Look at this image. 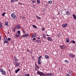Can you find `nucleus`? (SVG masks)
I'll return each mask as SVG.
<instances>
[{
	"instance_id": "1",
	"label": "nucleus",
	"mask_w": 76,
	"mask_h": 76,
	"mask_svg": "<svg viewBox=\"0 0 76 76\" xmlns=\"http://www.w3.org/2000/svg\"><path fill=\"white\" fill-rule=\"evenodd\" d=\"M37 75H40V76H45V75L44 74V73L43 72H41L40 71H38L37 72Z\"/></svg>"
},
{
	"instance_id": "2",
	"label": "nucleus",
	"mask_w": 76,
	"mask_h": 76,
	"mask_svg": "<svg viewBox=\"0 0 76 76\" xmlns=\"http://www.w3.org/2000/svg\"><path fill=\"white\" fill-rule=\"evenodd\" d=\"M11 17L14 19H16L17 18V16H16V15L14 13H12L11 15Z\"/></svg>"
},
{
	"instance_id": "3",
	"label": "nucleus",
	"mask_w": 76,
	"mask_h": 76,
	"mask_svg": "<svg viewBox=\"0 0 76 76\" xmlns=\"http://www.w3.org/2000/svg\"><path fill=\"white\" fill-rule=\"evenodd\" d=\"M14 63L15 65V66L18 67L20 66V64L19 62L16 63L15 62H14Z\"/></svg>"
},
{
	"instance_id": "4",
	"label": "nucleus",
	"mask_w": 76,
	"mask_h": 76,
	"mask_svg": "<svg viewBox=\"0 0 76 76\" xmlns=\"http://www.w3.org/2000/svg\"><path fill=\"white\" fill-rule=\"evenodd\" d=\"M29 35V34H26L23 35V38H25V37H28Z\"/></svg>"
},
{
	"instance_id": "5",
	"label": "nucleus",
	"mask_w": 76,
	"mask_h": 76,
	"mask_svg": "<svg viewBox=\"0 0 76 76\" xmlns=\"http://www.w3.org/2000/svg\"><path fill=\"white\" fill-rule=\"evenodd\" d=\"M59 47H60V48H61V49H62V50H64L65 49V47L64 45H62V46H60Z\"/></svg>"
},
{
	"instance_id": "6",
	"label": "nucleus",
	"mask_w": 76,
	"mask_h": 76,
	"mask_svg": "<svg viewBox=\"0 0 76 76\" xmlns=\"http://www.w3.org/2000/svg\"><path fill=\"white\" fill-rule=\"evenodd\" d=\"M14 60L15 62L18 61V58H17L15 56H14Z\"/></svg>"
},
{
	"instance_id": "7",
	"label": "nucleus",
	"mask_w": 76,
	"mask_h": 76,
	"mask_svg": "<svg viewBox=\"0 0 76 76\" xmlns=\"http://www.w3.org/2000/svg\"><path fill=\"white\" fill-rule=\"evenodd\" d=\"M67 26V23L64 24L62 25V26L64 28L66 27Z\"/></svg>"
},
{
	"instance_id": "8",
	"label": "nucleus",
	"mask_w": 76,
	"mask_h": 76,
	"mask_svg": "<svg viewBox=\"0 0 76 76\" xmlns=\"http://www.w3.org/2000/svg\"><path fill=\"white\" fill-rule=\"evenodd\" d=\"M15 28L16 29H20V26L19 25H17L15 26Z\"/></svg>"
},
{
	"instance_id": "9",
	"label": "nucleus",
	"mask_w": 76,
	"mask_h": 76,
	"mask_svg": "<svg viewBox=\"0 0 76 76\" xmlns=\"http://www.w3.org/2000/svg\"><path fill=\"white\" fill-rule=\"evenodd\" d=\"M47 39L48 40L50 41H53V40H52V39L49 37H47Z\"/></svg>"
},
{
	"instance_id": "10",
	"label": "nucleus",
	"mask_w": 76,
	"mask_h": 76,
	"mask_svg": "<svg viewBox=\"0 0 76 76\" xmlns=\"http://www.w3.org/2000/svg\"><path fill=\"white\" fill-rule=\"evenodd\" d=\"M1 73L3 75H6V72L4 71H3Z\"/></svg>"
},
{
	"instance_id": "11",
	"label": "nucleus",
	"mask_w": 76,
	"mask_h": 76,
	"mask_svg": "<svg viewBox=\"0 0 76 76\" xmlns=\"http://www.w3.org/2000/svg\"><path fill=\"white\" fill-rule=\"evenodd\" d=\"M69 56L71 57H72V58H74L75 57V55H73L71 54H69Z\"/></svg>"
},
{
	"instance_id": "12",
	"label": "nucleus",
	"mask_w": 76,
	"mask_h": 76,
	"mask_svg": "<svg viewBox=\"0 0 76 76\" xmlns=\"http://www.w3.org/2000/svg\"><path fill=\"white\" fill-rule=\"evenodd\" d=\"M19 71H20V69H19V68H18V69L15 71V73H17L18 72H19Z\"/></svg>"
},
{
	"instance_id": "13",
	"label": "nucleus",
	"mask_w": 76,
	"mask_h": 76,
	"mask_svg": "<svg viewBox=\"0 0 76 76\" xmlns=\"http://www.w3.org/2000/svg\"><path fill=\"white\" fill-rule=\"evenodd\" d=\"M38 64L41 65V64H42V61H41L38 60Z\"/></svg>"
},
{
	"instance_id": "14",
	"label": "nucleus",
	"mask_w": 76,
	"mask_h": 76,
	"mask_svg": "<svg viewBox=\"0 0 76 76\" xmlns=\"http://www.w3.org/2000/svg\"><path fill=\"white\" fill-rule=\"evenodd\" d=\"M5 25L6 26H8V25H9V22H8L5 21Z\"/></svg>"
},
{
	"instance_id": "15",
	"label": "nucleus",
	"mask_w": 76,
	"mask_h": 76,
	"mask_svg": "<svg viewBox=\"0 0 76 76\" xmlns=\"http://www.w3.org/2000/svg\"><path fill=\"white\" fill-rule=\"evenodd\" d=\"M65 15H68V16H69L70 15V12L68 11H67L66 12Z\"/></svg>"
},
{
	"instance_id": "16",
	"label": "nucleus",
	"mask_w": 76,
	"mask_h": 76,
	"mask_svg": "<svg viewBox=\"0 0 76 76\" xmlns=\"http://www.w3.org/2000/svg\"><path fill=\"white\" fill-rule=\"evenodd\" d=\"M72 16H73V19H76V15H75V14H73L72 15Z\"/></svg>"
},
{
	"instance_id": "17",
	"label": "nucleus",
	"mask_w": 76,
	"mask_h": 76,
	"mask_svg": "<svg viewBox=\"0 0 76 76\" xmlns=\"http://www.w3.org/2000/svg\"><path fill=\"white\" fill-rule=\"evenodd\" d=\"M8 41V40L5 39L4 41V43H7V44L9 42V41Z\"/></svg>"
},
{
	"instance_id": "18",
	"label": "nucleus",
	"mask_w": 76,
	"mask_h": 76,
	"mask_svg": "<svg viewBox=\"0 0 76 76\" xmlns=\"http://www.w3.org/2000/svg\"><path fill=\"white\" fill-rule=\"evenodd\" d=\"M35 42L37 43H39V42H40V40H39L38 39L36 40Z\"/></svg>"
},
{
	"instance_id": "19",
	"label": "nucleus",
	"mask_w": 76,
	"mask_h": 76,
	"mask_svg": "<svg viewBox=\"0 0 76 76\" xmlns=\"http://www.w3.org/2000/svg\"><path fill=\"white\" fill-rule=\"evenodd\" d=\"M69 41H70V40H69V38H67L66 39V42H69Z\"/></svg>"
},
{
	"instance_id": "20",
	"label": "nucleus",
	"mask_w": 76,
	"mask_h": 76,
	"mask_svg": "<svg viewBox=\"0 0 76 76\" xmlns=\"http://www.w3.org/2000/svg\"><path fill=\"white\" fill-rule=\"evenodd\" d=\"M3 71H4L3 70V68L1 67L0 68V72H2Z\"/></svg>"
},
{
	"instance_id": "21",
	"label": "nucleus",
	"mask_w": 76,
	"mask_h": 76,
	"mask_svg": "<svg viewBox=\"0 0 76 76\" xmlns=\"http://www.w3.org/2000/svg\"><path fill=\"white\" fill-rule=\"evenodd\" d=\"M3 27V25H2V23L1 22H0V28H2Z\"/></svg>"
},
{
	"instance_id": "22",
	"label": "nucleus",
	"mask_w": 76,
	"mask_h": 76,
	"mask_svg": "<svg viewBox=\"0 0 76 76\" xmlns=\"http://www.w3.org/2000/svg\"><path fill=\"white\" fill-rule=\"evenodd\" d=\"M48 3H49V4H51L52 3H53V2L51 1H48Z\"/></svg>"
},
{
	"instance_id": "23",
	"label": "nucleus",
	"mask_w": 76,
	"mask_h": 76,
	"mask_svg": "<svg viewBox=\"0 0 76 76\" xmlns=\"http://www.w3.org/2000/svg\"><path fill=\"white\" fill-rule=\"evenodd\" d=\"M46 75L47 76H52V74L50 73L49 74H46Z\"/></svg>"
},
{
	"instance_id": "24",
	"label": "nucleus",
	"mask_w": 76,
	"mask_h": 76,
	"mask_svg": "<svg viewBox=\"0 0 76 76\" xmlns=\"http://www.w3.org/2000/svg\"><path fill=\"white\" fill-rule=\"evenodd\" d=\"M16 37V38H18V37H19V35H18V34H17V33L15 35Z\"/></svg>"
},
{
	"instance_id": "25",
	"label": "nucleus",
	"mask_w": 76,
	"mask_h": 76,
	"mask_svg": "<svg viewBox=\"0 0 76 76\" xmlns=\"http://www.w3.org/2000/svg\"><path fill=\"white\" fill-rule=\"evenodd\" d=\"M45 57L46 58H49V56L48 55H45Z\"/></svg>"
},
{
	"instance_id": "26",
	"label": "nucleus",
	"mask_w": 76,
	"mask_h": 76,
	"mask_svg": "<svg viewBox=\"0 0 76 76\" xmlns=\"http://www.w3.org/2000/svg\"><path fill=\"white\" fill-rule=\"evenodd\" d=\"M33 27L34 28H36V29H37V27L35 25H33Z\"/></svg>"
},
{
	"instance_id": "27",
	"label": "nucleus",
	"mask_w": 76,
	"mask_h": 76,
	"mask_svg": "<svg viewBox=\"0 0 76 76\" xmlns=\"http://www.w3.org/2000/svg\"><path fill=\"white\" fill-rule=\"evenodd\" d=\"M17 33L18 35H20V31H18Z\"/></svg>"
},
{
	"instance_id": "28",
	"label": "nucleus",
	"mask_w": 76,
	"mask_h": 76,
	"mask_svg": "<svg viewBox=\"0 0 76 76\" xmlns=\"http://www.w3.org/2000/svg\"><path fill=\"white\" fill-rule=\"evenodd\" d=\"M36 16L37 19H41V18H40L39 17H38V16L36 15Z\"/></svg>"
},
{
	"instance_id": "29",
	"label": "nucleus",
	"mask_w": 76,
	"mask_h": 76,
	"mask_svg": "<svg viewBox=\"0 0 76 76\" xmlns=\"http://www.w3.org/2000/svg\"><path fill=\"white\" fill-rule=\"evenodd\" d=\"M37 2L38 3V4H39L40 3V1H39V0H37Z\"/></svg>"
},
{
	"instance_id": "30",
	"label": "nucleus",
	"mask_w": 76,
	"mask_h": 76,
	"mask_svg": "<svg viewBox=\"0 0 76 76\" xmlns=\"http://www.w3.org/2000/svg\"><path fill=\"white\" fill-rule=\"evenodd\" d=\"M71 43H73V44H75V41H72L70 42Z\"/></svg>"
},
{
	"instance_id": "31",
	"label": "nucleus",
	"mask_w": 76,
	"mask_h": 76,
	"mask_svg": "<svg viewBox=\"0 0 76 76\" xmlns=\"http://www.w3.org/2000/svg\"><path fill=\"white\" fill-rule=\"evenodd\" d=\"M16 29V28L15 27L13 28V32H15Z\"/></svg>"
},
{
	"instance_id": "32",
	"label": "nucleus",
	"mask_w": 76,
	"mask_h": 76,
	"mask_svg": "<svg viewBox=\"0 0 76 76\" xmlns=\"http://www.w3.org/2000/svg\"><path fill=\"white\" fill-rule=\"evenodd\" d=\"M36 66L37 68V69H39V67L38 66V65H37L36 64Z\"/></svg>"
},
{
	"instance_id": "33",
	"label": "nucleus",
	"mask_w": 76,
	"mask_h": 76,
	"mask_svg": "<svg viewBox=\"0 0 76 76\" xmlns=\"http://www.w3.org/2000/svg\"><path fill=\"white\" fill-rule=\"evenodd\" d=\"M22 31L23 32V33H24V34H25L26 33V32H25V31L24 30V29H22Z\"/></svg>"
},
{
	"instance_id": "34",
	"label": "nucleus",
	"mask_w": 76,
	"mask_h": 76,
	"mask_svg": "<svg viewBox=\"0 0 76 76\" xmlns=\"http://www.w3.org/2000/svg\"><path fill=\"white\" fill-rule=\"evenodd\" d=\"M43 37L44 38H45L46 39V38L45 37V35L44 34H43Z\"/></svg>"
},
{
	"instance_id": "35",
	"label": "nucleus",
	"mask_w": 76,
	"mask_h": 76,
	"mask_svg": "<svg viewBox=\"0 0 76 76\" xmlns=\"http://www.w3.org/2000/svg\"><path fill=\"white\" fill-rule=\"evenodd\" d=\"M5 14H6V12H4V13H3L2 14V16H4V15H5Z\"/></svg>"
},
{
	"instance_id": "36",
	"label": "nucleus",
	"mask_w": 76,
	"mask_h": 76,
	"mask_svg": "<svg viewBox=\"0 0 76 76\" xmlns=\"http://www.w3.org/2000/svg\"><path fill=\"white\" fill-rule=\"evenodd\" d=\"M69 72V74H71L72 73V71H70Z\"/></svg>"
},
{
	"instance_id": "37",
	"label": "nucleus",
	"mask_w": 76,
	"mask_h": 76,
	"mask_svg": "<svg viewBox=\"0 0 76 76\" xmlns=\"http://www.w3.org/2000/svg\"><path fill=\"white\" fill-rule=\"evenodd\" d=\"M34 37H35V36L34 35H33L31 36V37L34 38Z\"/></svg>"
},
{
	"instance_id": "38",
	"label": "nucleus",
	"mask_w": 76,
	"mask_h": 76,
	"mask_svg": "<svg viewBox=\"0 0 76 76\" xmlns=\"http://www.w3.org/2000/svg\"><path fill=\"white\" fill-rule=\"evenodd\" d=\"M10 39H11V38H8V39H7V41H10Z\"/></svg>"
},
{
	"instance_id": "39",
	"label": "nucleus",
	"mask_w": 76,
	"mask_h": 76,
	"mask_svg": "<svg viewBox=\"0 0 76 76\" xmlns=\"http://www.w3.org/2000/svg\"><path fill=\"white\" fill-rule=\"evenodd\" d=\"M11 2H15V0H11Z\"/></svg>"
},
{
	"instance_id": "40",
	"label": "nucleus",
	"mask_w": 76,
	"mask_h": 76,
	"mask_svg": "<svg viewBox=\"0 0 76 76\" xmlns=\"http://www.w3.org/2000/svg\"><path fill=\"white\" fill-rule=\"evenodd\" d=\"M25 76H29L30 75H29V74H26Z\"/></svg>"
},
{
	"instance_id": "41",
	"label": "nucleus",
	"mask_w": 76,
	"mask_h": 76,
	"mask_svg": "<svg viewBox=\"0 0 76 76\" xmlns=\"http://www.w3.org/2000/svg\"><path fill=\"white\" fill-rule=\"evenodd\" d=\"M42 58V56H40L39 57H38V58Z\"/></svg>"
},
{
	"instance_id": "42",
	"label": "nucleus",
	"mask_w": 76,
	"mask_h": 76,
	"mask_svg": "<svg viewBox=\"0 0 76 76\" xmlns=\"http://www.w3.org/2000/svg\"><path fill=\"white\" fill-rule=\"evenodd\" d=\"M4 40H5V39L7 40V37H5V38H4Z\"/></svg>"
},
{
	"instance_id": "43",
	"label": "nucleus",
	"mask_w": 76,
	"mask_h": 76,
	"mask_svg": "<svg viewBox=\"0 0 76 76\" xmlns=\"http://www.w3.org/2000/svg\"><path fill=\"white\" fill-rule=\"evenodd\" d=\"M66 76H71L70 75H69V74H66Z\"/></svg>"
},
{
	"instance_id": "44",
	"label": "nucleus",
	"mask_w": 76,
	"mask_h": 76,
	"mask_svg": "<svg viewBox=\"0 0 76 76\" xmlns=\"http://www.w3.org/2000/svg\"><path fill=\"white\" fill-rule=\"evenodd\" d=\"M42 30L43 31H45V29H44V28H42Z\"/></svg>"
},
{
	"instance_id": "45",
	"label": "nucleus",
	"mask_w": 76,
	"mask_h": 76,
	"mask_svg": "<svg viewBox=\"0 0 76 76\" xmlns=\"http://www.w3.org/2000/svg\"><path fill=\"white\" fill-rule=\"evenodd\" d=\"M39 37L37 38V39H40V38H39Z\"/></svg>"
},
{
	"instance_id": "46",
	"label": "nucleus",
	"mask_w": 76,
	"mask_h": 76,
	"mask_svg": "<svg viewBox=\"0 0 76 76\" xmlns=\"http://www.w3.org/2000/svg\"><path fill=\"white\" fill-rule=\"evenodd\" d=\"M58 37H60V34H58L57 35Z\"/></svg>"
},
{
	"instance_id": "47",
	"label": "nucleus",
	"mask_w": 76,
	"mask_h": 76,
	"mask_svg": "<svg viewBox=\"0 0 76 76\" xmlns=\"http://www.w3.org/2000/svg\"><path fill=\"white\" fill-rule=\"evenodd\" d=\"M32 3H35V1H32Z\"/></svg>"
},
{
	"instance_id": "48",
	"label": "nucleus",
	"mask_w": 76,
	"mask_h": 76,
	"mask_svg": "<svg viewBox=\"0 0 76 76\" xmlns=\"http://www.w3.org/2000/svg\"><path fill=\"white\" fill-rule=\"evenodd\" d=\"M41 59H40V58H38V60H39V61H41Z\"/></svg>"
},
{
	"instance_id": "49",
	"label": "nucleus",
	"mask_w": 76,
	"mask_h": 76,
	"mask_svg": "<svg viewBox=\"0 0 76 76\" xmlns=\"http://www.w3.org/2000/svg\"><path fill=\"white\" fill-rule=\"evenodd\" d=\"M33 40L34 41H35L36 40V38H34L33 39Z\"/></svg>"
},
{
	"instance_id": "50",
	"label": "nucleus",
	"mask_w": 76,
	"mask_h": 76,
	"mask_svg": "<svg viewBox=\"0 0 76 76\" xmlns=\"http://www.w3.org/2000/svg\"><path fill=\"white\" fill-rule=\"evenodd\" d=\"M18 4H22V3H20V2H18Z\"/></svg>"
},
{
	"instance_id": "51",
	"label": "nucleus",
	"mask_w": 76,
	"mask_h": 76,
	"mask_svg": "<svg viewBox=\"0 0 76 76\" xmlns=\"http://www.w3.org/2000/svg\"><path fill=\"white\" fill-rule=\"evenodd\" d=\"M65 62L66 63V62H67H67H68L67 60H65Z\"/></svg>"
},
{
	"instance_id": "52",
	"label": "nucleus",
	"mask_w": 76,
	"mask_h": 76,
	"mask_svg": "<svg viewBox=\"0 0 76 76\" xmlns=\"http://www.w3.org/2000/svg\"><path fill=\"white\" fill-rule=\"evenodd\" d=\"M1 36H0V40H1Z\"/></svg>"
},
{
	"instance_id": "53",
	"label": "nucleus",
	"mask_w": 76,
	"mask_h": 76,
	"mask_svg": "<svg viewBox=\"0 0 76 76\" xmlns=\"http://www.w3.org/2000/svg\"><path fill=\"white\" fill-rule=\"evenodd\" d=\"M27 52H29V50L27 49Z\"/></svg>"
},
{
	"instance_id": "54",
	"label": "nucleus",
	"mask_w": 76,
	"mask_h": 76,
	"mask_svg": "<svg viewBox=\"0 0 76 76\" xmlns=\"http://www.w3.org/2000/svg\"><path fill=\"white\" fill-rule=\"evenodd\" d=\"M44 10H42V12H44Z\"/></svg>"
},
{
	"instance_id": "55",
	"label": "nucleus",
	"mask_w": 76,
	"mask_h": 76,
	"mask_svg": "<svg viewBox=\"0 0 76 76\" xmlns=\"http://www.w3.org/2000/svg\"><path fill=\"white\" fill-rule=\"evenodd\" d=\"M35 7V5H33V7Z\"/></svg>"
},
{
	"instance_id": "56",
	"label": "nucleus",
	"mask_w": 76,
	"mask_h": 76,
	"mask_svg": "<svg viewBox=\"0 0 76 76\" xmlns=\"http://www.w3.org/2000/svg\"><path fill=\"white\" fill-rule=\"evenodd\" d=\"M35 37H36V36H37V34H35Z\"/></svg>"
},
{
	"instance_id": "57",
	"label": "nucleus",
	"mask_w": 76,
	"mask_h": 76,
	"mask_svg": "<svg viewBox=\"0 0 76 76\" xmlns=\"http://www.w3.org/2000/svg\"><path fill=\"white\" fill-rule=\"evenodd\" d=\"M22 19H24V17H22Z\"/></svg>"
},
{
	"instance_id": "58",
	"label": "nucleus",
	"mask_w": 76,
	"mask_h": 76,
	"mask_svg": "<svg viewBox=\"0 0 76 76\" xmlns=\"http://www.w3.org/2000/svg\"><path fill=\"white\" fill-rule=\"evenodd\" d=\"M47 36H48V37H49V36H50V35H48V34H47Z\"/></svg>"
},
{
	"instance_id": "59",
	"label": "nucleus",
	"mask_w": 76,
	"mask_h": 76,
	"mask_svg": "<svg viewBox=\"0 0 76 76\" xmlns=\"http://www.w3.org/2000/svg\"><path fill=\"white\" fill-rule=\"evenodd\" d=\"M18 1V0H15V1Z\"/></svg>"
},
{
	"instance_id": "60",
	"label": "nucleus",
	"mask_w": 76,
	"mask_h": 76,
	"mask_svg": "<svg viewBox=\"0 0 76 76\" xmlns=\"http://www.w3.org/2000/svg\"><path fill=\"white\" fill-rule=\"evenodd\" d=\"M18 76H21V75H18Z\"/></svg>"
},
{
	"instance_id": "61",
	"label": "nucleus",
	"mask_w": 76,
	"mask_h": 76,
	"mask_svg": "<svg viewBox=\"0 0 76 76\" xmlns=\"http://www.w3.org/2000/svg\"><path fill=\"white\" fill-rule=\"evenodd\" d=\"M8 34H9V32H8Z\"/></svg>"
},
{
	"instance_id": "62",
	"label": "nucleus",
	"mask_w": 76,
	"mask_h": 76,
	"mask_svg": "<svg viewBox=\"0 0 76 76\" xmlns=\"http://www.w3.org/2000/svg\"><path fill=\"white\" fill-rule=\"evenodd\" d=\"M44 11H45V9H44Z\"/></svg>"
},
{
	"instance_id": "63",
	"label": "nucleus",
	"mask_w": 76,
	"mask_h": 76,
	"mask_svg": "<svg viewBox=\"0 0 76 76\" xmlns=\"http://www.w3.org/2000/svg\"><path fill=\"white\" fill-rule=\"evenodd\" d=\"M42 42H44V41H42Z\"/></svg>"
},
{
	"instance_id": "64",
	"label": "nucleus",
	"mask_w": 76,
	"mask_h": 76,
	"mask_svg": "<svg viewBox=\"0 0 76 76\" xmlns=\"http://www.w3.org/2000/svg\"><path fill=\"white\" fill-rule=\"evenodd\" d=\"M75 75H76V76H76V73H75Z\"/></svg>"
}]
</instances>
